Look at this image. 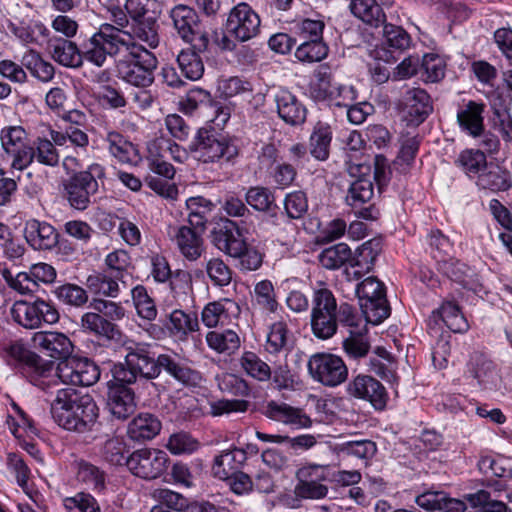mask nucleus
Instances as JSON below:
<instances>
[{
    "label": "nucleus",
    "instance_id": "obj_45",
    "mask_svg": "<svg viewBox=\"0 0 512 512\" xmlns=\"http://www.w3.org/2000/svg\"><path fill=\"white\" fill-rule=\"evenodd\" d=\"M240 311L235 301L224 299L207 304L202 311V320H232L239 317Z\"/></svg>",
    "mask_w": 512,
    "mask_h": 512
},
{
    "label": "nucleus",
    "instance_id": "obj_55",
    "mask_svg": "<svg viewBox=\"0 0 512 512\" xmlns=\"http://www.w3.org/2000/svg\"><path fill=\"white\" fill-rule=\"evenodd\" d=\"M465 499L472 507L480 508V512H511L504 502L492 500L490 493L485 490L468 494Z\"/></svg>",
    "mask_w": 512,
    "mask_h": 512
},
{
    "label": "nucleus",
    "instance_id": "obj_27",
    "mask_svg": "<svg viewBox=\"0 0 512 512\" xmlns=\"http://www.w3.org/2000/svg\"><path fill=\"white\" fill-rule=\"evenodd\" d=\"M382 251V241L378 238L370 239L364 242L351 254L350 267L353 269V276L355 279L361 278L363 275L369 273L376 258Z\"/></svg>",
    "mask_w": 512,
    "mask_h": 512
},
{
    "label": "nucleus",
    "instance_id": "obj_19",
    "mask_svg": "<svg viewBox=\"0 0 512 512\" xmlns=\"http://www.w3.org/2000/svg\"><path fill=\"white\" fill-rule=\"evenodd\" d=\"M272 96L278 116L286 124L296 126L305 122L307 109L290 90L278 87L273 90Z\"/></svg>",
    "mask_w": 512,
    "mask_h": 512
},
{
    "label": "nucleus",
    "instance_id": "obj_25",
    "mask_svg": "<svg viewBox=\"0 0 512 512\" xmlns=\"http://www.w3.org/2000/svg\"><path fill=\"white\" fill-rule=\"evenodd\" d=\"M485 104L469 100L459 105L457 123L464 133L473 138L480 137L485 130L483 113Z\"/></svg>",
    "mask_w": 512,
    "mask_h": 512
},
{
    "label": "nucleus",
    "instance_id": "obj_29",
    "mask_svg": "<svg viewBox=\"0 0 512 512\" xmlns=\"http://www.w3.org/2000/svg\"><path fill=\"white\" fill-rule=\"evenodd\" d=\"M169 18L182 40H190L200 26V19L196 10L186 4H177L171 8Z\"/></svg>",
    "mask_w": 512,
    "mask_h": 512
},
{
    "label": "nucleus",
    "instance_id": "obj_28",
    "mask_svg": "<svg viewBox=\"0 0 512 512\" xmlns=\"http://www.w3.org/2000/svg\"><path fill=\"white\" fill-rule=\"evenodd\" d=\"M475 184L480 190L498 193L508 191L512 187V179L508 170L490 162L475 179Z\"/></svg>",
    "mask_w": 512,
    "mask_h": 512
},
{
    "label": "nucleus",
    "instance_id": "obj_30",
    "mask_svg": "<svg viewBox=\"0 0 512 512\" xmlns=\"http://www.w3.org/2000/svg\"><path fill=\"white\" fill-rule=\"evenodd\" d=\"M246 203L258 212L266 213L273 224H277L279 207L275 202L273 192L263 186H253L245 193Z\"/></svg>",
    "mask_w": 512,
    "mask_h": 512
},
{
    "label": "nucleus",
    "instance_id": "obj_35",
    "mask_svg": "<svg viewBox=\"0 0 512 512\" xmlns=\"http://www.w3.org/2000/svg\"><path fill=\"white\" fill-rule=\"evenodd\" d=\"M489 162L484 151L480 149L462 150L454 161L455 166L468 178L476 179Z\"/></svg>",
    "mask_w": 512,
    "mask_h": 512
},
{
    "label": "nucleus",
    "instance_id": "obj_54",
    "mask_svg": "<svg viewBox=\"0 0 512 512\" xmlns=\"http://www.w3.org/2000/svg\"><path fill=\"white\" fill-rule=\"evenodd\" d=\"M339 453L359 459H371L377 451L375 442L371 440H353L343 442L336 447Z\"/></svg>",
    "mask_w": 512,
    "mask_h": 512
},
{
    "label": "nucleus",
    "instance_id": "obj_4",
    "mask_svg": "<svg viewBox=\"0 0 512 512\" xmlns=\"http://www.w3.org/2000/svg\"><path fill=\"white\" fill-rule=\"evenodd\" d=\"M348 171L356 179L350 184L345 202L358 218L375 220L379 210L373 203L374 186L371 178V166L359 163L349 166Z\"/></svg>",
    "mask_w": 512,
    "mask_h": 512
},
{
    "label": "nucleus",
    "instance_id": "obj_16",
    "mask_svg": "<svg viewBox=\"0 0 512 512\" xmlns=\"http://www.w3.org/2000/svg\"><path fill=\"white\" fill-rule=\"evenodd\" d=\"M347 393L354 398L368 401L377 410H383L388 400V394L381 382L365 374L357 375L348 383Z\"/></svg>",
    "mask_w": 512,
    "mask_h": 512
},
{
    "label": "nucleus",
    "instance_id": "obj_21",
    "mask_svg": "<svg viewBox=\"0 0 512 512\" xmlns=\"http://www.w3.org/2000/svg\"><path fill=\"white\" fill-rule=\"evenodd\" d=\"M169 235L181 255L189 261H196L204 252L202 234L190 226H175L171 228Z\"/></svg>",
    "mask_w": 512,
    "mask_h": 512
},
{
    "label": "nucleus",
    "instance_id": "obj_24",
    "mask_svg": "<svg viewBox=\"0 0 512 512\" xmlns=\"http://www.w3.org/2000/svg\"><path fill=\"white\" fill-rule=\"evenodd\" d=\"M261 412L271 420L296 428H308L312 425V420L302 409L292 407L287 403L269 401L262 407Z\"/></svg>",
    "mask_w": 512,
    "mask_h": 512
},
{
    "label": "nucleus",
    "instance_id": "obj_58",
    "mask_svg": "<svg viewBox=\"0 0 512 512\" xmlns=\"http://www.w3.org/2000/svg\"><path fill=\"white\" fill-rule=\"evenodd\" d=\"M132 298L138 315L144 320H154L157 310L154 301L148 296L144 286L132 289Z\"/></svg>",
    "mask_w": 512,
    "mask_h": 512
},
{
    "label": "nucleus",
    "instance_id": "obj_50",
    "mask_svg": "<svg viewBox=\"0 0 512 512\" xmlns=\"http://www.w3.org/2000/svg\"><path fill=\"white\" fill-rule=\"evenodd\" d=\"M328 54V46L322 39H305L296 49L295 57L301 62H319Z\"/></svg>",
    "mask_w": 512,
    "mask_h": 512
},
{
    "label": "nucleus",
    "instance_id": "obj_20",
    "mask_svg": "<svg viewBox=\"0 0 512 512\" xmlns=\"http://www.w3.org/2000/svg\"><path fill=\"white\" fill-rule=\"evenodd\" d=\"M399 107L410 122L420 124L432 112V102L429 94L421 88L407 89L400 101Z\"/></svg>",
    "mask_w": 512,
    "mask_h": 512
},
{
    "label": "nucleus",
    "instance_id": "obj_34",
    "mask_svg": "<svg viewBox=\"0 0 512 512\" xmlns=\"http://www.w3.org/2000/svg\"><path fill=\"white\" fill-rule=\"evenodd\" d=\"M161 430L160 420L153 414L141 413L128 425V435L134 441L153 439Z\"/></svg>",
    "mask_w": 512,
    "mask_h": 512
},
{
    "label": "nucleus",
    "instance_id": "obj_6",
    "mask_svg": "<svg viewBox=\"0 0 512 512\" xmlns=\"http://www.w3.org/2000/svg\"><path fill=\"white\" fill-rule=\"evenodd\" d=\"M158 355L148 345L137 344L128 348L125 363L115 364L111 370L116 381L132 384L138 378L151 380L159 376Z\"/></svg>",
    "mask_w": 512,
    "mask_h": 512
},
{
    "label": "nucleus",
    "instance_id": "obj_63",
    "mask_svg": "<svg viewBox=\"0 0 512 512\" xmlns=\"http://www.w3.org/2000/svg\"><path fill=\"white\" fill-rule=\"evenodd\" d=\"M284 210L288 218L301 219L308 211L307 196L303 191H293L284 198Z\"/></svg>",
    "mask_w": 512,
    "mask_h": 512
},
{
    "label": "nucleus",
    "instance_id": "obj_52",
    "mask_svg": "<svg viewBox=\"0 0 512 512\" xmlns=\"http://www.w3.org/2000/svg\"><path fill=\"white\" fill-rule=\"evenodd\" d=\"M105 265L107 266L106 272L124 283V278L129 274L131 268V257L127 251L117 249L106 256Z\"/></svg>",
    "mask_w": 512,
    "mask_h": 512
},
{
    "label": "nucleus",
    "instance_id": "obj_5",
    "mask_svg": "<svg viewBox=\"0 0 512 512\" xmlns=\"http://www.w3.org/2000/svg\"><path fill=\"white\" fill-rule=\"evenodd\" d=\"M104 178L105 168L99 163H92L85 170L73 173L63 183L69 205L78 211L86 210L93 203Z\"/></svg>",
    "mask_w": 512,
    "mask_h": 512
},
{
    "label": "nucleus",
    "instance_id": "obj_3",
    "mask_svg": "<svg viewBox=\"0 0 512 512\" xmlns=\"http://www.w3.org/2000/svg\"><path fill=\"white\" fill-rule=\"evenodd\" d=\"M109 29V23L102 24L99 29L87 40H84L80 46L71 40L50 35L46 42L47 48L51 58L64 67L79 68L82 66L83 60L97 66V63L92 59L91 55L97 53L102 45L103 39L108 37Z\"/></svg>",
    "mask_w": 512,
    "mask_h": 512
},
{
    "label": "nucleus",
    "instance_id": "obj_49",
    "mask_svg": "<svg viewBox=\"0 0 512 512\" xmlns=\"http://www.w3.org/2000/svg\"><path fill=\"white\" fill-rule=\"evenodd\" d=\"M89 308L91 312L86 313L81 320H89L90 315L94 317L93 320H115L124 317L123 308L109 300L95 299Z\"/></svg>",
    "mask_w": 512,
    "mask_h": 512
},
{
    "label": "nucleus",
    "instance_id": "obj_2",
    "mask_svg": "<svg viewBox=\"0 0 512 512\" xmlns=\"http://www.w3.org/2000/svg\"><path fill=\"white\" fill-rule=\"evenodd\" d=\"M54 421L71 432L86 433L93 430L99 417V408L89 394H80L75 389L57 390L50 403Z\"/></svg>",
    "mask_w": 512,
    "mask_h": 512
},
{
    "label": "nucleus",
    "instance_id": "obj_57",
    "mask_svg": "<svg viewBox=\"0 0 512 512\" xmlns=\"http://www.w3.org/2000/svg\"><path fill=\"white\" fill-rule=\"evenodd\" d=\"M383 24L384 44L399 51H404L410 47L411 37L402 27L385 22Z\"/></svg>",
    "mask_w": 512,
    "mask_h": 512
},
{
    "label": "nucleus",
    "instance_id": "obj_33",
    "mask_svg": "<svg viewBox=\"0 0 512 512\" xmlns=\"http://www.w3.org/2000/svg\"><path fill=\"white\" fill-rule=\"evenodd\" d=\"M10 31L25 45H43L50 36V30L41 21L20 22L11 24Z\"/></svg>",
    "mask_w": 512,
    "mask_h": 512
},
{
    "label": "nucleus",
    "instance_id": "obj_22",
    "mask_svg": "<svg viewBox=\"0 0 512 512\" xmlns=\"http://www.w3.org/2000/svg\"><path fill=\"white\" fill-rule=\"evenodd\" d=\"M126 382L114 378L108 383L107 406L111 414L119 420H125L133 414L136 403L134 392L127 387Z\"/></svg>",
    "mask_w": 512,
    "mask_h": 512
},
{
    "label": "nucleus",
    "instance_id": "obj_61",
    "mask_svg": "<svg viewBox=\"0 0 512 512\" xmlns=\"http://www.w3.org/2000/svg\"><path fill=\"white\" fill-rule=\"evenodd\" d=\"M102 456L111 465H126V444L119 437H112L105 441L102 447Z\"/></svg>",
    "mask_w": 512,
    "mask_h": 512
},
{
    "label": "nucleus",
    "instance_id": "obj_48",
    "mask_svg": "<svg viewBox=\"0 0 512 512\" xmlns=\"http://www.w3.org/2000/svg\"><path fill=\"white\" fill-rule=\"evenodd\" d=\"M119 281L115 276L105 271L89 275L86 285L93 293L117 297L119 294Z\"/></svg>",
    "mask_w": 512,
    "mask_h": 512
},
{
    "label": "nucleus",
    "instance_id": "obj_31",
    "mask_svg": "<svg viewBox=\"0 0 512 512\" xmlns=\"http://www.w3.org/2000/svg\"><path fill=\"white\" fill-rule=\"evenodd\" d=\"M199 322H142L140 327L154 339L160 340L167 336L184 339L189 331L199 329Z\"/></svg>",
    "mask_w": 512,
    "mask_h": 512
},
{
    "label": "nucleus",
    "instance_id": "obj_64",
    "mask_svg": "<svg viewBox=\"0 0 512 512\" xmlns=\"http://www.w3.org/2000/svg\"><path fill=\"white\" fill-rule=\"evenodd\" d=\"M77 479L95 490L104 488V473L91 463L85 461L78 463Z\"/></svg>",
    "mask_w": 512,
    "mask_h": 512
},
{
    "label": "nucleus",
    "instance_id": "obj_8",
    "mask_svg": "<svg viewBox=\"0 0 512 512\" xmlns=\"http://www.w3.org/2000/svg\"><path fill=\"white\" fill-rule=\"evenodd\" d=\"M4 353L7 364L36 385L37 381L47 377L54 367L52 361L44 360L19 343L11 344L5 348Z\"/></svg>",
    "mask_w": 512,
    "mask_h": 512
},
{
    "label": "nucleus",
    "instance_id": "obj_11",
    "mask_svg": "<svg viewBox=\"0 0 512 512\" xmlns=\"http://www.w3.org/2000/svg\"><path fill=\"white\" fill-rule=\"evenodd\" d=\"M355 308L348 303L337 304L333 292L323 283L313 288L311 320H352Z\"/></svg>",
    "mask_w": 512,
    "mask_h": 512
},
{
    "label": "nucleus",
    "instance_id": "obj_39",
    "mask_svg": "<svg viewBox=\"0 0 512 512\" xmlns=\"http://www.w3.org/2000/svg\"><path fill=\"white\" fill-rule=\"evenodd\" d=\"M336 85L329 68L319 66L314 73V80L310 83V96L317 102L327 103Z\"/></svg>",
    "mask_w": 512,
    "mask_h": 512
},
{
    "label": "nucleus",
    "instance_id": "obj_51",
    "mask_svg": "<svg viewBox=\"0 0 512 512\" xmlns=\"http://www.w3.org/2000/svg\"><path fill=\"white\" fill-rule=\"evenodd\" d=\"M206 340L209 347L219 353H232L240 346L239 336L233 330L211 331L207 334Z\"/></svg>",
    "mask_w": 512,
    "mask_h": 512
},
{
    "label": "nucleus",
    "instance_id": "obj_13",
    "mask_svg": "<svg viewBox=\"0 0 512 512\" xmlns=\"http://www.w3.org/2000/svg\"><path fill=\"white\" fill-rule=\"evenodd\" d=\"M169 457L158 449L142 448L131 453L126 459L129 471L142 479L153 480L167 469Z\"/></svg>",
    "mask_w": 512,
    "mask_h": 512
},
{
    "label": "nucleus",
    "instance_id": "obj_23",
    "mask_svg": "<svg viewBox=\"0 0 512 512\" xmlns=\"http://www.w3.org/2000/svg\"><path fill=\"white\" fill-rule=\"evenodd\" d=\"M24 236L34 250H52L59 242L57 230L48 222L37 219L25 222Z\"/></svg>",
    "mask_w": 512,
    "mask_h": 512
},
{
    "label": "nucleus",
    "instance_id": "obj_36",
    "mask_svg": "<svg viewBox=\"0 0 512 512\" xmlns=\"http://www.w3.org/2000/svg\"><path fill=\"white\" fill-rule=\"evenodd\" d=\"M332 129L329 124L317 122L309 139L310 154L319 161H325L330 154Z\"/></svg>",
    "mask_w": 512,
    "mask_h": 512
},
{
    "label": "nucleus",
    "instance_id": "obj_1",
    "mask_svg": "<svg viewBox=\"0 0 512 512\" xmlns=\"http://www.w3.org/2000/svg\"><path fill=\"white\" fill-rule=\"evenodd\" d=\"M124 52L126 54L115 65L117 77L135 87L150 86L158 65L155 54L143 44H134L125 34L115 31L111 26L108 37L103 39L97 53L91 57L97 67H102L109 57H116Z\"/></svg>",
    "mask_w": 512,
    "mask_h": 512
},
{
    "label": "nucleus",
    "instance_id": "obj_38",
    "mask_svg": "<svg viewBox=\"0 0 512 512\" xmlns=\"http://www.w3.org/2000/svg\"><path fill=\"white\" fill-rule=\"evenodd\" d=\"M14 320H21L20 313L23 312L26 320H58L57 310L49 303L43 300H37L33 305L21 302L14 305L12 309Z\"/></svg>",
    "mask_w": 512,
    "mask_h": 512
},
{
    "label": "nucleus",
    "instance_id": "obj_60",
    "mask_svg": "<svg viewBox=\"0 0 512 512\" xmlns=\"http://www.w3.org/2000/svg\"><path fill=\"white\" fill-rule=\"evenodd\" d=\"M211 103L212 96L208 90L193 87L187 92L185 98L180 101V107L185 114H193L199 107Z\"/></svg>",
    "mask_w": 512,
    "mask_h": 512
},
{
    "label": "nucleus",
    "instance_id": "obj_37",
    "mask_svg": "<svg viewBox=\"0 0 512 512\" xmlns=\"http://www.w3.org/2000/svg\"><path fill=\"white\" fill-rule=\"evenodd\" d=\"M21 64L33 77L43 83H48L54 78L55 68L53 64L43 59L36 50L26 51L22 56Z\"/></svg>",
    "mask_w": 512,
    "mask_h": 512
},
{
    "label": "nucleus",
    "instance_id": "obj_15",
    "mask_svg": "<svg viewBox=\"0 0 512 512\" xmlns=\"http://www.w3.org/2000/svg\"><path fill=\"white\" fill-rule=\"evenodd\" d=\"M226 28L237 40L245 42L259 33L260 18L249 4L242 2L231 9Z\"/></svg>",
    "mask_w": 512,
    "mask_h": 512
},
{
    "label": "nucleus",
    "instance_id": "obj_44",
    "mask_svg": "<svg viewBox=\"0 0 512 512\" xmlns=\"http://www.w3.org/2000/svg\"><path fill=\"white\" fill-rule=\"evenodd\" d=\"M158 370L159 374L164 370L170 376L184 384L194 383L197 378L195 371L179 363L175 357L168 354L158 355Z\"/></svg>",
    "mask_w": 512,
    "mask_h": 512
},
{
    "label": "nucleus",
    "instance_id": "obj_10",
    "mask_svg": "<svg viewBox=\"0 0 512 512\" xmlns=\"http://www.w3.org/2000/svg\"><path fill=\"white\" fill-rule=\"evenodd\" d=\"M1 147L11 158V168L19 171L31 165L32 142L22 126H6L0 131Z\"/></svg>",
    "mask_w": 512,
    "mask_h": 512
},
{
    "label": "nucleus",
    "instance_id": "obj_32",
    "mask_svg": "<svg viewBox=\"0 0 512 512\" xmlns=\"http://www.w3.org/2000/svg\"><path fill=\"white\" fill-rule=\"evenodd\" d=\"M247 460V451L233 448L222 451L214 459L212 472L219 479H227L231 474L239 472V468Z\"/></svg>",
    "mask_w": 512,
    "mask_h": 512
},
{
    "label": "nucleus",
    "instance_id": "obj_9",
    "mask_svg": "<svg viewBox=\"0 0 512 512\" xmlns=\"http://www.w3.org/2000/svg\"><path fill=\"white\" fill-rule=\"evenodd\" d=\"M356 293L365 320H385L391 308L386 299L385 287L374 277H368L357 285Z\"/></svg>",
    "mask_w": 512,
    "mask_h": 512
},
{
    "label": "nucleus",
    "instance_id": "obj_56",
    "mask_svg": "<svg viewBox=\"0 0 512 512\" xmlns=\"http://www.w3.org/2000/svg\"><path fill=\"white\" fill-rule=\"evenodd\" d=\"M159 2L157 0H126L125 10L134 20L157 18Z\"/></svg>",
    "mask_w": 512,
    "mask_h": 512
},
{
    "label": "nucleus",
    "instance_id": "obj_17",
    "mask_svg": "<svg viewBox=\"0 0 512 512\" xmlns=\"http://www.w3.org/2000/svg\"><path fill=\"white\" fill-rule=\"evenodd\" d=\"M212 244L227 255H239L245 248V240L242 238L236 222L223 218L215 224L210 233Z\"/></svg>",
    "mask_w": 512,
    "mask_h": 512
},
{
    "label": "nucleus",
    "instance_id": "obj_53",
    "mask_svg": "<svg viewBox=\"0 0 512 512\" xmlns=\"http://www.w3.org/2000/svg\"><path fill=\"white\" fill-rule=\"evenodd\" d=\"M253 300L255 305L265 313L276 311L278 306L274 287L268 280L260 281L255 285Z\"/></svg>",
    "mask_w": 512,
    "mask_h": 512
},
{
    "label": "nucleus",
    "instance_id": "obj_59",
    "mask_svg": "<svg viewBox=\"0 0 512 512\" xmlns=\"http://www.w3.org/2000/svg\"><path fill=\"white\" fill-rule=\"evenodd\" d=\"M241 365L250 376L259 381H266L271 377V370L268 364L253 352H245L243 354Z\"/></svg>",
    "mask_w": 512,
    "mask_h": 512
},
{
    "label": "nucleus",
    "instance_id": "obj_46",
    "mask_svg": "<svg viewBox=\"0 0 512 512\" xmlns=\"http://www.w3.org/2000/svg\"><path fill=\"white\" fill-rule=\"evenodd\" d=\"M32 153L31 164L34 160L49 167H56L59 164L60 155L58 150L52 141L47 138L37 137L32 142Z\"/></svg>",
    "mask_w": 512,
    "mask_h": 512
},
{
    "label": "nucleus",
    "instance_id": "obj_47",
    "mask_svg": "<svg viewBox=\"0 0 512 512\" xmlns=\"http://www.w3.org/2000/svg\"><path fill=\"white\" fill-rule=\"evenodd\" d=\"M177 63L187 79L198 80L203 76L204 64L202 58L195 50H182L177 57Z\"/></svg>",
    "mask_w": 512,
    "mask_h": 512
},
{
    "label": "nucleus",
    "instance_id": "obj_14",
    "mask_svg": "<svg viewBox=\"0 0 512 512\" xmlns=\"http://www.w3.org/2000/svg\"><path fill=\"white\" fill-rule=\"evenodd\" d=\"M56 375L66 384L91 386L98 381L100 371L98 366L87 358L71 357L58 363Z\"/></svg>",
    "mask_w": 512,
    "mask_h": 512
},
{
    "label": "nucleus",
    "instance_id": "obj_18",
    "mask_svg": "<svg viewBox=\"0 0 512 512\" xmlns=\"http://www.w3.org/2000/svg\"><path fill=\"white\" fill-rule=\"evenodd\" d=\"M31 344L48 357L65 361L70 359L73 345L70 339L63 333L55 331H38L33 333Z\"/></svg>",
    "mask_w": 512,
    "mask_h": 512
},
{
    "label": "nucleus",
    "instance_id": "obj_26",
    "mask_svg": "<svg viewBox=\"0 0 512 512\" xmlns=\"http://www.w3.org/2000/svg\"><path fill=\"white\" fill-rule=\"evenodd\" d=\"M110 26L115 31L125 34L126 38L131 39L134 44H146L149 50L155 49L160 43L157 18L134 20L129 30L116 28L112 24Z\"/></svg>",
    "mask_w": 512,
    "mask_h": 512
},
{
    "label": "nucleus",
    "instance_id": "obj_7",
    "mask_svg": "<svg viewBox=\"0 0 512 512\" xmlns=\"http://www.w3.org/2000/svg\"><path fill=\"white\" fill-rule=\"evenodd\" d=\"M191 152L203 163H215L220 160L231 161L238 153L234 140L220 134L213 128H200L190 144Z\"/></svg>",
    "mask_w": 512,
    "mask_h": 512
},
{
    "label": "nucleus",
    "instance_id": "obj_12",
    "mask_svg": "<svg viewBox=\"0 0 512 512\" xmlns=\"http://www.w3.org/2000/svg\"><path fill=\"white\" fill-rule=\"evenodd\" d=\"M307 366L311 377L327 387L340 385L348 376V369L342 358L330 353L312 355Z\"/></svg>",
    "mask_w": 512,
    "mask_h": 512
},
{
    "label": "nucleus",
    "instance_id": "obj_42",
    "mask_svg": "<svg viewBox=\"0 0 512 512\" xmlns=\"http://www.w3.org/2000/svg\"><path fill=\"white\" fill-rule=\"evenodd\" d=\"M471 373L484 387L495 384L498 377L495 365L483 353L474 352L470 359Z\"/></svg>",
    "mask_w": 512,
    "mask_h": 512
},
{
    "label": "nucleus",
    "instance_id": "obj_43",
    "mask_svg": "<svg viewBox=\"0 0 512 512\" xmlns=\"http://www.w3.org/2000/svg\"><path fill=\"white\" fill-rule=\"evenodd\" d=\"M318 261L325 269H339L347 262H351V249L346 243L332 245L320 252Z\"/></svg>",
    "mask_w": 512,
    "mask_h": 512
},
{
    "label": "nucleus",
    "instance_id": "obj_41",
    "mask_svg": "<svg viewBox=\"0 0 512 512\" xmlns=\"http://www.w3.org/2000/svg\"><path fill=\"white\" fill-rule=\"evenodd\" d=\"M105 141L110 154L119 162L130 164L135 161L137 149L122 134L115 131L108 132Z\"/></svg>",
    "mask_w": 512,
    "mask_h": 512
},
{
    "label": "nucleus",
    "instance_id": "obj_62",
    "mask_svg": "<svg viewBox=\"0 0 512 512\" xmlns=\"http://www.w3.org/2000/svg\"><path fill=\"white\" fill-rule=\"evenodd\" d=\"M166 447L174 455L190 454L198 449L199 442L189 433L181 431L169 437Z\"/></svg>",
    "mask_w": 512,
    "mask_h": 512
},
{
    "label": "nucleus",
    "instance_id": "obj_40",
    "mask_svg": "<svg viewBox=\"0 0 512 512\" xmlns=\"http://www.w3.org/2000/svg\"><path fill=\"white\" fill-rule=\"evenodd\" d=\"M351 13L363 22L378 27L385 22V14L377 0H352Z\"/></svg>",
    "mask_w": 512,
    "mask_h": 512
}]
</instances>
